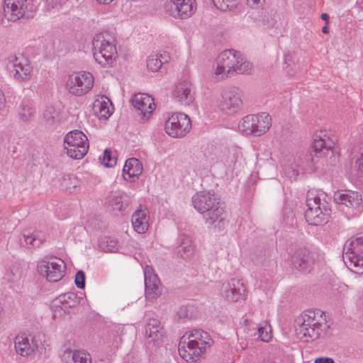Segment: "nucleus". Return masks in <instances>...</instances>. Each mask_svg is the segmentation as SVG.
<instances>
[{
    "mask_svg": "<svg viewBox=\"0 0 363 363\" xmlns=\"http://www.w3.org/2000/svg\"><path fill=\"white\" fill-rule=\"evenodd\" d=\"M194 208L203 216L208 228H224L225 217V210L220 206V198L213 191H199L192 196Z\"/></svg>",
    "mask_w": 363,
    "mask_h": 363,
    "instance_id": "obj_1",
    "label": "nucleus"
},
{
    "mask_svg": "<svg viewBox=\"0 0 363 363\" xmlns=\"http://www.w3.org/2000/svg\"><path fill=\"white\" fill-rule=\"evenodd\" d=\"M213 343L210 335L201 329H194L184 335L179 343L180 356L186 362H196Z\"/></svg>",
    "mask_w": 363,
    "mask_h": 363,
    "instance_id": "obj_2",
    "label": "nucleus"
},
{
    "mask_svg": "<svg viewBox=\"0 0 363 363\" xmlns=\"http://www.w3.org/2000/svg\"><path fill=\"white\" fill-rule=\"evenodd\" d=\"M320 310L305 311L296 320L295 331L298 338L303 342H309L317 340L320 335L321 318Z\"/></svg>",
    "mask_w": 363,
    "mask_h": 363,
    "instance_id": "obj_3",
    "label": "nucleus"
},
{
    "mask_svg": "<svg viewBox=\"0 0 363 363\" xmlns=\"http://www.w3.org/2000/svg\"><path fill=\"white\" fill-rule=\"evenodd\" d=\"M321 195H318L313 191H309L306 196L307 209L305 212V218L308 224L320 225L328 222V218L331 210L329 203L321 199Z\"/></svg>",
    "mask_w": 363,
    "mask_h": 363,
    "instance_id": "obj_4",
    "label": "nucleus"
},
{
    "mask_svg": "<svg viewBox=\"0 0 363 363\" xmlns=\"http://www.w3.org/2000/svg\"><path fill=\"white\" fill-rule=\"evenodd\" d=\"M272 126V118L268 113L249 114L243 117L238 128L247 135L260 136L264 134Z\"/></svg>",
    "mask_w": 363,
    "mask_h": 363,
    "instance_id": "obj_5",
    "label": "nucleus"
},
{
    "mask_svg": "<svg viewBox=\"0 0 363 363\" xmlns=\"http://www.w3.org/2000/svg\"><path fill=\"white\" fill-rule=\"evenodd\" d=\"M242 90L235 86L228 85L221 89L218 99V107L227 114H234L242 107Z\"/></svg>",
    "mask_w": 363,
    "mask_h": 363,
    "instance_id": "obj_6",
    "label": "nucleus"
},
{
    "mask_svg": "<svg viewBox=\"0 0 363 363\" xmlns=\"http://www.w3.org/2000/svg\"><path fill=\"white\" fill-rule=\"evenodd\" d=\"M107 33L96 34L93 39V55L99 65L103 67H111L113 63L112 41Z\"/></svg>",
    "mask_w": 363,
    "mask_h": 363,
    "instance_id": "obj_7",
    "label": "nucleus"
},
{
    "mask_svg": "<svg viewBox=\"0 0 363 363\" xmlns=\"http://www.w3.org/2000/svg\"><path fill=\"white\" fill-rule=\"evenodd\" d=\"M64 148L71 158L82 159L89 150L88 138L81 130H72L65 137Z\"/></svg>",
    "mask_w": 363,
    "mask_h": 363,
    "instance_id": "obj_8",
    "label": "nucleus"
},
{
    "mask_svg": "<svg viewBox=\"0 0 363 363\" xmlns=\"http://www.w3.org/2000/svg\"><path fill=\"white\" fill-rule=\"evenodd\" d=\"M33 0H4V14L5 18L12 22L23 16L30 17L35 11Z\"/></svg>",
    "mask_w": 363,
    "mask_h": 363,
    "instance_id": "obj_9",
    "label": "nucleus"
},
{
    "mask_svg": "<svg viewBox=\"0 0 363 363\" xmlns=\"http://www.w3.org/2000/svg\"><path fill=\"white\" fill-rule=\"evenodd\" d=\"M94 80L91 73L77 72L69 76L66 86L71 94L81 96L87 94L92 89Z\"/></svg>",
    "mask_w": 363,
    "mask_h": 363,
    "instance_id": "obj_10",
    "label": "nucleus"
},
{
    "mask_svg": "<svg viewBox=\"0 0 363 363\" xmlns=\"http://www.w3.org/2000/svg\"><path fill=\"white\" fill-rule=\"evenodd\" d=\"M191 128V121L189 116L184 113H175L165 121L164 130L172 138L184 137Z\"/></svg>",
    "mask_w": 363,
    "mask_h": 363,
    "instance_id": "obj_11",
    "label": "nucleus"
},
{
    "mask_svg": "<svg viewBox=\"0 0 363 363\" xmlns=\"http://www.w3.org/2000/svg\"><path fill=\"white\" fill-rule=\"evenodd\" d=\"M240 52L235 50H225L218 57L215 75L217 80L233 76V70L239 64Z\"/></svg>",
    "mask_w": 363,
    "mask_h": 363,
    "instance_id": "obj_12",
    "label": "nucleus"
},
{
    "mask_svg": "<svg viewBox=\"0 0 363 363\" xmlns=\"http://www.w3.org/2000/svg\"><path fill=\"white\" fill-rule=\"evenodd\" d=\"M343 258L348 259L350 266L363 269V233L346 242Z\"/></svg>",
    "mask_w": 363,
    "mask_h": 363,
    "instance_id": "obj_13",
    "label": "nucleus"
},
{
    "mask_svg": "<svg viewBox=\"0 0 363 363\" xmlns=\"http://www.w3.org/2000/svg\"><path fill=\"white\" fill-rule=\"evenodd\" d=\"M316 162L312 152L301 153L294 158L290 165L284 167V172L290 179H296L300 173L313 170Z\"/></svg>",
    "mask_w": 363,
    "mask_h": 363,
    "instance_id": "obj_14",
    "label": "nucleus"
},
{
    "mask_svg": "<svg viewBox=\"0 0 363 363\" xmlns=\"http://www.w3.org/2000/svg\"><path fill=\"white\" fill-rule=\"evenodd\" d=\"M37 269L39 274L46 277L50 282L61 280L65 274L66 266L61 259L54 257V260H42L38 262Z\"/></svg>",
    "mask_w": 363,
    "mask_h": 363,
    "instance_id": "obj_15",
    "label": "nucleus"
},
{
    "mask_svg": "<svg viewBox=\"0 0 363 363\" xmlns=\"http://www.w3.org/2000/svg\"><path fill=\"white\" fill-rule=\"evenodd\" d=\"M165 10L174 18L186 19L193 14L195 8L192 0H167Z\"/></svg>",
    "mask_w": 363,
    "mask_h": 363,
    "instance_id": "obj_16",
    "label": "nucleus"
},
{
    "mask_svg": "<svg viewBox=\"0 0 363 363\" xmlns=\"http://www.w3.org/2000/svg\"><path fill=\"white\" fill-rule=\"evenodd\" d=\"M314 262L312 252L306 247L298 248L291 256V259L293 267L303 273L310 272Z\"/></svg>",
    "mask_w": 363,
    "mask_h": 363,
    "instance_id": "obj_17",
    "label": "nucleus"
},
{
    "mask_svg": "<svg viewBox=\"0 0 363 363\" xmlns=\"http://www.w3.org/2000/svg\"><path fill=\"white\" fill-rule=\"evenodd\" d=\"M145 292L149 301L157 299L162 293L160 281L152 267L147 265L144 269Z\"/></svg>",
    "mask_w": 363,
    "mask_h": 363,
    "instance_id": "obj_18",
    "label": "nucleus"
},
{
    "mask_svg": "<svg viewBox=\"0 0 363 363\" xmlns=\"http://www.w3.org/2000/svg\"><path fill=\"white\" fill-rule=\"evenodd\" d=\"M130 102L142 119H147L155 109L154 99L146 94H134Z\"/></svg>",
    "mask_w": 363,
    "mask_h": 363,
    "instance_id": "obj_19",
    "label": "nucleus"
},
{
    "mask_svg": "<svg viewBox=\"0 0 363 363\" xmlns=\"http://www.w3.org/2000/svg\"><path fill=\"white\" fill-rule=\"evenodd\" d=\"M334 201L342 207L357 209L360 208L362 199L361 194L357 191L342 190L335 193Z\"/></svg>",
    "mask_w": 363,
    "mask_h": 363,
    "instance_id": "obj_20",
    "label": "nucleus"
},
{
    "mask_svg": "<svg viewBox=\"0 0 363 363\" xmlns=\"http://www.w3.org/2000/svg\"><path fill=\"white\" fill-rule=\"evenodd\" d=\"M174 99L182 106H189L194 100L192 84L189 80H184L175 85L172 93Z\"/></svg>",
    "mask_w": 363,
    "mask_h": 363,
    "instance_id": "obj_21",
    "label": "nucleus"
},
{
    "mask_svg": "<svg viewBox=\"0 0 363 363\" xmlns=\"http://www.w3.org/2000/svg\"><path fill=\"white\" fill-rule=\"evenodd\" d=\"M245 292V286L239 279H232L223 286V296L228 301H237L242 298Z\"/></svg>",
    "mask_w": 363,
    "mask_h": 363,
    "instance_id": "obj_22",
    "label": "nucleus"
},
{
    "mask_svg": "<svg viewBox=\"0 0 363 363\" xmlns=\"http://www.w3.org/2000/svg\"><path fill=\"white\" fill-rule=\"evenodd\" d=\"M143 170V164L138 159L130 158L125 162L122 177L124 180L133 182L139 178Z\"/></svg>",
    "mask_w": 363,
    "mask_h": 363,
    "instance_id": "obj_23",
    "label": "nucleus"
},
{
    "mask_svg": "<svg viewBox=\"0 0 363 363\" xmlns=\"http://www.w3.org/2000/svg\"><path fill=\"white\" fill-rule=\"evenodd\" d=\"M149 211L146 208H140L132 215L131 222L133 229L138 233H145L149 228Z\"/></svg>",
    "mask_w": 363,
    "mask_h": 363,
    "instance_id": "obj_24",
    "label": "nucleus"
},
{
    "mask_svg": "<svg viewBox=\"0 0 363 363\" xmlns=\"http://www.w3.org/2000/svg\"><path fill=\"white\" fill-rule=\"evenodd\" d=\"M334 146V143L329 139V138H323L320 135H315L312 145L313 156L317 160L322 156H327L330 152H332V148Z\"/></svg>",
    "mask_w": 363,
    "mask_h": 363,
    "instance_id": "obj_25",
    "label": "nucleus"
},
{
    "mask_svg": "<svg viewBox=\"0 0 363 363\" xmlns=\"http://www.w3.org/2000/svg\"><path fill=\"white\" fill-rule=\"evenodd\" d=\"M13 67L15 71L14 77L17 79L26 80L32 72V67L23 57H16L13 62Z\"/></svg>",
    "mask_w": 363,
    "mask_h": 363,
    "instance_id": "obj_26",
    "label": "nucleus"
},
{
    "mask_svg": "<svg viewBox=\"0 0 363 363\" xmlns=\"http://www.w3.org/2000/svg\"><path fill=\"white\" fill-rule=\"evenodd\" d=\"M109 102L110 105L113 108V104L111 100L106 96H102L100 99L95 100L93 104V109L94 113L99 117V119H107L109 118L112 113L107 106V103Z\"/></svg>",
    "mask_w": 363,
    "mask_h": 363,
    "instance_id": "obj_27",
    "label": "nucleus"
},
{
    "mask_svg": "<svg viewBox=\"0 0 363 363\" xmlns=\"http://www.w3.org/2000/svg\"><path fill=\"white\" fill-rule=\"evenodd\" d=\"M170 57L166 51L157 55H151L147 60V67L152 72L158 71L162 66L169 62Z\"/></svg>",
    "mask_w": 363,
    "mask_h": 363,
    "instance_id": "obj_28",
    "label": "nucleus"
},
{
    "mask_svg": "<svg viewBox=\"0 0 363 363\" xmlns=\"http://www.w3.org/2000/svg\"><path fill=\"white\" fill-rule=\"evenodd\" d=\"M177 254L184 259H189L194 253V247L190 238L182 235L178 238Z\"/></svg>",
    "mask_w": 363,
    "mask_h": 363,
    "instance_id": "obj_29",
    "label": "nucleus"
},
{
    "mask_svg": "<svg viewBox=\"0 0 363 363\" xmlns=\"http://www.w3.org/2000/svg\"><path fill=\"white\" fill-rule=\"evenodd\" d=\"M162 326L160 321L158 319L152 318L148 320L145 325V335L155 342L162 336Z\"/></svg>",
    "mask_w": 363,
    "mask_h": 363,
    "instance_id": "obj_30",
    "label": "nucleus"
},
{
    "mask_svg": "<svg viewBox=\"0 0 363 363\" xmlns=\"http://www.w3.org/2000/svg\"><path fill=\"white\" fill-rule=\"evenodd\" d=\"M35 108L28 101L23 100L18 108V114L19 118L23 122H28L34 116Z\"/></svg>",
    "mask_w": 363,
    "mask_h": 363,
    "instance_id": "obj_31",
    "label": "nucleus"
},
{
    "mask_svg": "<svg viewBox=\"0 0 363 363\" xmlns=\"http://www.w3.org/2000/svg\"><path fill=\"white\" fill-rule=\"evenodd\" d=\"M79 184L80 181L74 174H65L60 180L61 189L69 193H72Z\"/></svg>",
    "mask_w": 363,
    "mask_h": 363,
    "instance_id": "obj_32",
    "label": "nucleus"
},
{
    "mask_svg": "<svg viewBox=\"0 0 363 363\" xmlns=\"http://www.w3.org/2000/svg\"><path fill=\"white\" fill-rule=\"evenodd\" d=\"M26 245L28 248L39 247L45 240V236L41 233L34 232L31 234H23Z\"/></svg>",
    "mask_w": 363,
    "mask_h": 363,
    "instance_id": "obj_33",
    "label": "nucleus"
},
{
    "mask_svg": "<svg viewBox=\"0 0 363 363\" xmlns=\"http://www.w3.org/2000/svg\"><path fill=\"white\" fill-rule=\"evenodd\" d=\"M15 350L18 354L28 356L30 350L28 339L23 337H17L15 341Z\"/></svg>",
    "mask_w": 363,
    "mask_h": 363,
    "instance_id": "obj_34",
    "label": "nucleus"
},
{
    "mask_svg": "<svg viewBox=\"0 0 363 363\" xmlns=\"http://www.w3.org/2000/svg\"><path fill=\"white\" fill-rule=\"evenodd\" d=\"M130 203L129 196L125 194H121L115 196V210L118 209L122 215L128 212V209Z\"/></svg>",
    "mask_w": 363,
    "mask_h": 363,
    "instance_id": "obj_35",
    "label": "nucleus"
},
{
    "mask_svg": "<svg viewBox=\"0 0 363 363\" xmlns=\"http://www.w3.org/2000/svg\"><path fill=\"white\" fill-rule=\"evenodd\" d=\"M70 355H72V359L68 363H91L90 354L84 351H70L68 354V357Z\"/></svg>",
    "mask_w": 363,
    "mask_h": 363,
    "instance_id": "obj_36",
    "label": "nucleus"
},
{
    "mask_svg": "<svg viewBox=\"0 0 363 363\" xmlns=\"http://www.w3.org/2000/svg\"><path fill=\"white\" fill-rule=\"evenodd\" d=\"M240 0H213L215 6L220 11H230L237 7Z\"/></svg>",
    "mask_w": 363,
    "mask_h": 363,
    "instance_id": "obj_37",
    "label": "nucleus"
},
{
    "mask_svg": "<svg viewBox=\"0 0 363 363\" xmlns=\"http://www.w3.org/2000/svg\"><path fill=\"white\" fill-rule=\"evenodd\" d=\"M239 64H237L235 69L233 70V75L236 74H248L252 69V64L242 57L240 53Z\"/></svg>",
    "mask_w": 363,
    "mask_h": 363,
    "instance_id": "obj_38",
    "label": "nucleus"
},
{
    "mask_svg": "<svg viewBox=\"0 0 363 363\" xmlns=\"http://www.w3.org/2000/svg\"><path fill=\"white\" fill-rule=\"evenodd\" d=\"M57 116V113L52 106H48L43 110V118L48 125H52Z\"/></svg>",
    "mask_w": 363,
    "mask_h": 363,
    "instance_id": "obj_39",
    "label": "nucleus"
},
{
    "mask_svg": "<svg viewBox=\"0 0 363 363\" xmlns=\"http://www.w3.org/2000/svg\"><path fill=\"white\" fill-rule=\"evenodd\" d=\"M113 240L109 236L101 238L99 240V248L106 252H112L113 251Z\"/></svg>",
    "mask_w": 363,
    "mask_h": 363,
    "instance_id": "obj_40",
    "label": "nucleus"
},
{
    "mask_svg": "<svg viewBox=\"0 0 363 363\" xmlns=\"http://www.w3.org/2000/svg\"><path fill=\"white\" fill-rule=\"evenodd\" d=\"M112 150L111 148H106L104 150L102 155L99 156V161L101 165L105 167H112L113 165L110 164L112 160Z\"/></svg>",
    "mask_w": 363,
    "mask_h": 363,
    "instance_id": "obj_41",
    "label": "nucleus"
},
{
    "mask_svg": "<svg viewBox=\"0 0 363 363\" xmlns=\"http://www.w3.org/2000/svg\"><path fill=\"white\" fill-rule=\"evenodd\" d=\"M77 296L74 293H66L64 294H61L57 298V300L60 303H67L68 306L70 307L72 306H74L76 303Z\"/></svg>",
    "mask_w": 363,
    "mask_h": 363,
    "instance_id": "obj_42",
    "label": "nucleus"
},
{
    "mask_svg": "<svg viewBox=\"0 0 363 363\" xmlns=\"http://www.w3.org/2000/svg\"><path fill=\"white\" fill-rule=\"evenodd\" d=\"M352 167L357 171V176L359 182L363 183V153L359 154L356 158Z\"/></svg>",
    "mask_w": 363,
    "mask_h": 363,
    "instance_id": "obj_43",
    "label": "nucleus"
},
{
    "mask_svg": "<svg viewBox=\"0 0 363 363\" xmlns=\"http://www.w3.org/2000/svg\"><path fill=\"white\" fill-rule=\"evenodd\" d=\"M86 275L82 270H79L76 275L74 283L77 288L83 289L85 287Z\"/></svg>",
    "mask_w": 363,
    "mask_h": 363,
    "instance_id": "obj_44",
    "label": "nucleus"
},
{
    "mask_svg": "<svg viewBox=\"0 0 363 363\" xmlns=\"http://www.w3.org/2000/svg\"><path fill=\"white\" fill-rule=\"evenodd\" d=\"M62 0H45V9L50 11L52 9H57L62 6Z\"/></svg>",
    "mask_w": 363,
    "mask_h": 363,
    "instance_id": "obj_45",
    "label": "nucleus"
},
{
    "mask_svg": "<svg viewBox=\"0 0 363 363\" xmlns=\"http://www.w3.org/2000/svg\"><path fill=\"white\" fill-rule=\"evenodd\" d=\"M292 58V56L290 53L286 54L284 55V65H286L284 67V69H286V73L289 76L292 77L295 74V71L293 69L289 68L287 69L288 67H290V64L288 63V62L291 61Z\"/></svg>",
    "mask_w": 363,
    "mask_h": 363,
    "instance_id": "obj_46",
    "label": "nucleus"
},
{
    "mask_svg": "<svg viewBox=\"0 0 363 363\" xmlns=\"http://www.w3.org/2000/svg\"><path fill=\"white\" fill-rule=\"evenodd\" d=\"M259 337L263 342H268L271 339V334L264 330V328L260 327L258 328Z\"/></svg>",
    "mask_w": 363,
    "mask_h": 363,
    "instance_id": "obj_47",
    "label": "nucleus"
},
{
    "mask_svg": "<svg viewBox=\"0 0 363 363\" xmlns=\"http://www.w3.org/2000/svg\"><path fill=\"white\" fill-rule=\"evenodd\" d=\"M177 315L179 318H187L189 315L188 307L185 306H181L177 312Z\"/></svg>",
    "mask_w": 363,
    "mask_h": 363,
    "instance_id": "obj_48",
    "label": "nucleus"
},
{
    "mask_svg": "<svg viewBox=\"0 0 363 363\" xmlns=\"http://www.w3.org/2000/svg\"><path fill=\"white\" fill-rule=\"evenodd\" d=\"M314 363H335V361L331 357H320L315 359Z\"/></svg>",
    "mask_w": 363,
    "mask_h": 363,
    "instance_id": "obj_49",
    "label": "nucleus"
},
{
    "mask_svg": "<svg viewBox=\"0 0 363 363\" xmlns=\"http://www.w3.org/2000/svg\"><path fill=\"white\" fill-rule=\"evenodd\" d=\"M247 2L249 4H250L252 2V6H255L258 7L259 6H262L264 3V0H247Z\"/></svg>",
    "mask_w": 363,
    "mask_h": 363,
    "instance_id": "obj_50",
    "label": "nucleus"
},
{
    "mask_svg": "<svg viewBox=\"0 0 363 363\" xmlns=\"http://www.w3.org/2000/svg\"><path fill=\"white\" fill-rule=\"evenodd\" d=\"M321 18L323 20V21H325L326 23H328V21L329 20V15L326 13H323L321 14Z\"/></svg>",
    "mask_w": 363,
    "mask_h": 363,
    "instance_id": "obj_51",
    "label": "nucleus"
},
{
    "mask_svg": "<svg viewBox=\"0 0 363 363\" xmlns=\"http://www.w3.org/2000/svg\"><path fill=\"white\" fill-rule=\"evenodd\" d=\"M113 0H96L99 4H108Z\"/></svg>",
    "mask_w": 363,
    "mask_h": 363,
    "instance_id": "obj_52",
    "label": "nucleus"
},
{
    "mask_svg": "<svg viewBox=\"0 0 363 363\" xmlns=\"http://www.w3.org/2000/svg\"><path fill=\"white\" fill-rule=\"evenodd\" d=\"M123 327L118 325H115V332H117L118 333L119 331L121 332V333H123Z\"/></svg>",
    "mask_w": 363,
    "mask_h": 363,
    "instance_id": "obj_53",
    "label": "nucleus"
},
{
    "mask_svg": "<svg viewBox=\"0 0 363 363\" xmlns=\"http://www.w3.org/2000/svg\"><path fill=\"white\" fill-rule=\"evenodd\" d=\"M322 32L325 34L326 33H328L329 32V28L328 27V26H324L323 28H322Z\"/></svg>",
    "mask_w": 363,
    "mask_h": 363,
    "instance_id": "obj_54",
    "label": "nucleus"
},
{
    "mask_svg": "<svg viewBox=\"0 0 363 363\" xmlns=\"http://www.w3.org/2000/svg\"><path fill=\"white\" fill-rule=\"evenodd\" d=\"M114 49H115V54H117L116 47V46L114 47Z\"/></svg>",
    "mask_w": 363,
    "mask_h": 363,
    "instance_id": "obj_55",
    "label": "nucleus"
},
{
    "mask_svg": "<svg viewBox=\"0 0 363 363\" xmlns=\"http://www.w3.org/2000/svg\"><path fill=\"white\" fill-rule=\"evenodd\" d=\"M114 164H116V158L115 157V162Z\"/></svg>",
    "mask_w": 363,
    "mask_h": 363,
    "instance_id": "obj_56",
    "label": "nucleus"
}]
</instances>
